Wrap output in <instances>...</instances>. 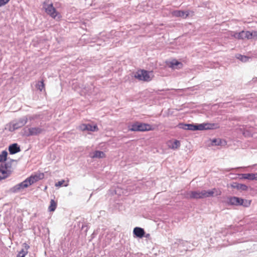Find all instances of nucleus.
I'll return each mask as SVG.
<instances>
[{"label":"nucleus","instance_id":"1","mask_svg":"<svg viewBox=\"0 0 257 257\" xmlns=\"http://www.w3.org/2000/svg\"><path fill=\"white\" fill-rule=\"evenodd\" d=\"M48 2H49V1H48ZM43 8L45 10L46 13L53 19L58 20L61 18L62 16L61 14L57 12L54 7L52 3L48 4L47 1L44 2L43 3Z\"/></svg>","mask_w":257,"mask_h":257},{"label":"nucleus","instance_id":"2","mask_svg":"<svg viewBox=\"0 0 257 257\" xmlns=\"http://www.w3.org/2000/svg\"><path fill=\"white\" fill-rule=\"evenodd\" d=\"M226 203L229 205L242 206L247 207L250 205L251 201L236 196H229L227 198Z\"/></svg>","mask_w":257,"mask_h":257},{"label":"nucleus","instance_id":"3","mask_svg":"<svg viewBox=\"0 0 257 257\" xmlns=\"http://www.w3.org/2000/svg\"><path fill=\"white\" fill-rule=\"evenodd\" d=\"M153 130L154 127L152 125L139 121L133 123L129 128V130L132 132H146Z\"/></svg>","mask_w":257,"mask_h":257},{"label":"nucleus","instance_id":"4","mask_svg":"<svg viewBox=\"0 0 257 257\" xmlns=\"http://www.w3.org/2000/svg\"><path fill=\"white\" fill-rule=\"evenodd\" d=\"M28 118L27 116H24L19 118L16 120L13 121L10 124L9 128V131L12 132L24 126L28 122Z\"/></svg>","mask_w":257,"mask_h":257},{"label":"nucleus","instance_id":"5","mask_svg":"<svg viewBox=\"0 0 257 257\" xmlns=\"http://www.w3.org/2000/svg\"><path fill=\"white\" fill-rule=\"evenodd\" d=\"M152 72L144 69L138 70L135 74V77L139 80L149 82L152 80Z\"/></svg>","mask_w":257,"mask_h":257},{"label":"nucleus","instance_id":"6","mask_svg":"<svg viewBox=\"0 0 257 257\" xmlns=\"http://www.w3.org/2000/svg\"><path fill=\"white\" fill-rule=\"evenodd\" d=\"M24 131V135L28 137L33 136L39 135L44 131V129L41 127H29L28 129L25 128Z\"/></svg>","mask_w":257,"mask_h":257},{"label":"nucleus","instance_id":"7","mask_svg":"<svg viewBox=\"0 0 257 257\" xmlns=\"http://www.w3.org/2000/svg\"><path fill=\"white\" fill-rule=\"evenodd\" d=\"M189 242L186 240H183L182 239H176L173 244L174 247H177L178 249L184 250H187L189 248H190V246L189 245Z\"/></svg>","mask_w":257,"mask_h":257},{"label":"nucleus","instance_id":"8","mask_svg":"<svg viewBox=\"0 0 257 257\" xmlns=\"http://www.w3.org/2000/svg\"><path fill=\"white\" fill-rule=\"evenodd\" d=\"M217 124L210 123H195V131L211 130L216 128Z\"/></svg>","mask_w":257,"mask_h":257},{"label":"nucleus","instance_id":"9","mask_svg":"<svg viewBox=\"0 0 257 257\" xmlns=\"http://www.w3.org/2000/svg\"><path fill=\"white\" fill-rule=\"evenodd\" d=\"M44 175L43 173H39L38 174L31 175L26 179L29 185L30 186L39 180L42 179L44 178Z\"/></svg>","mask_w":257,"mask_h":257},{"label":"nucleus","instance_id":"10","mask_svg":"<svg viewBox=\"0 0 257 257\" xmlns=\"http://www.w3.org/2000/svg\"><path fill=\"white\" fill-rule=\"evenodd\" d=\"M250 36V32L248 31H242L240 32L235 33L233 35L234 37L237 39H244L245 38L249 39Z\"/></svg>","mask_w":257,"mask_h":257},{"label":"nucleus","instance_id":"11","mask_svg":"<svg viewBox=\"0 0 257 257\" xmlns=\"http://www.w3.org/2000/svg\"><path fill=\"white\" fill-rule=\"evenodd\" d=\"M79 128L82 131H89L91 132H95L98 130L96 125H91L90 124H82L79 125Z\"/></svg>","mask_w":257,"mask_h":257},{"label":"nucleus","instance_id":"12","mask_svg":"<svg viewBox=\"0 0 257 257\" xmlns=\"http://www.w3.org/2000/svg\"><path fill=\"white\" fill-rule=\"evenodd\" d=\"M11 173V171L6 169V167H3V164L0 165V180L5 179L8 177Z\"/></svg>","mask_w":257,"mask_h":257},{"label":"nucleus","instance_id":"13","mask_svg":"<svg viewBox=\"0 0 257 257\" xmlns=\"http://www.w3.org/2000/svg\"><path fill=\"white\" fill-rule=\"evenodd\" d=\"M145 230L140 227H136L133 230L134 237L142 238L145 236Z\"/></svg>","mask_w":257,"mask_h":257},{"label":"nucleus","instance_id":"14","mask_svg":"<svg viewBox=\"0 0 257 257\" xmlns=\"http://www.w3.org/2000/svg\"><path fill=\"white\" fill-rule=\"evenodd\" d=\"M230 186L232 188L236 189L240 191H245L248 190V186L243 184H240L238 182H232L230 184Z\"/></svg>","mask_w":257,"mask_h":257},{"label":"nucleus","instance_id":"15","mask_svg":"<svg viewBox=\"0 0 257 257\" xmlns=\"http://www.w3.org/2000/svg\"><path fill=\"white\" fill-rule=\"evenodd\" d=\"M9 151L10 154L14 155L21 151L20 146L17 143H14L9 146Z\"/></svg>","mask_w":257,"mask_h":257},{"label":"nucleus","instance_id":"16","mask_svg":"<svg viewBox=\"0 0 257 257\" xmlns=\"http://www.w3.org/2000/svg\"><path fill=\"white\" fill-rule=\"evenodd\" d=\"M189 12L188 11H184L180 10H175L172 12L173 16L176 17H181L183 18H186L189 16Z\"/></svg>","mask_w":257,"mask_h":257},{"label":"nucleus","instance_id":"17","mask_svg":"<svg viewBox=\"0 0 257 257\" xmlns=\"http://www.w3.org/2000/svg\"><path fill=\"white\" fill-rule=\"evenodd\" d=\"M169 66L172 69H180L182 67L183 64L179 61L174 59L170 62Z\"/></svg>","mask_w":257,"mask_h":257},{"label":"nucleus","instance_id":"18","mask_svg":"<svg viewBox=\"0 0 257 257\" xmlns=\"http://www.w3.org/2000/svg\"><path fill=\"white\" fill-rule=\"evenodd\" d=\"M90 156V157L93 159H94V158L100 159V158H103L105 157V153L103 152L99 151V150L95 151L92 153H91Z\"/></svg>","mask_w":257,"mask_h":257},{"label":"nucleus","instance_id":"19","mask_svg":"<svg viewBox=\"0 0 257 257\" xmlns=\"http://www.w3.org/2000/svg\"><path fill=\"white\" fill-rule=\"evenodd\" d=\"M191 199H203L202 191H191Z\"/></svg>","mask_w":257,"mask_h":257},{"label":"nucleus","instance_id":"20","mask_svg":"<svg viewBox=\"0 0 257 257\" xmlns=\"http://www.w3.org/2000/svg\"><path fill=\"white\" fill-rule=\"evenodd\" d=\"M212 144L214 146H225L226 145V142L220 139H213L212 140Z\"/></svg>","mask_w":257,"mask_h":257},{"label":"nucleus","instance_id":"21","mask_svg":"<svg viewBox=\"0 0 257 257\" xmlns=\"http://www.w3.org/2000/svg\"><path fill=\"white\" fill-rule=\"evenodd\" d=\"M241 179H247L248 180H254V174L253 173L240 174H239Z\"/></svg>","mask_w":257,"mask_h":257},{"label":"nucleus","instance_id":"22","mask_svg":"<svg viewBox=\"0 0 257 257\" xmlns=\"http://www.w3.org/2000/svg\"><path fill=\"white\" fill-rule=\"evenodd\" d=\"M203 198L213 197V192L211 190H202Z\"/></svg>","mask_w":257,"mask_h":257},{"label":"nucleus","instance_id":"23","mask_svg":"<svg viewBox=\"0 0 257 257\" xmlns=\"http://www.w3.org/2000/svg\"><path fill=\"white\" fill-rule=\"evenodd\" d=\"M8 152L6 150H4L0 154V162L3 163L7 161L8 156Z\"/></svg>","mask_w":257,"mask_h":257},{"label":"nucleus","instance_id":"24","mask_svg":"<svg viewBox=\"0 0 257 257\" xmlns=\"http://www.w3.org/2000/svg\"><path fill=\"white\" fill-rule=\"evenodd\" d=\"M36 87L38 90L40 91L45 90V84L43 80L39 81L36 85Z\"/></svg>","mask_w":257,"mask_h":257},{"label":"nucleus","instance_id":"25","mask_svg":"<svg viewBox=\"0 0 257 257\" xmlns=\"http://www.w3.org/2000/svg\"><path fill=\"white\" fill-rule=\"evenodd\" d=\"M57 207V203L54 200L51 199L50 204L48 207V210L50 212L54 211Z\"/></svg>","mask_w":257,"mask_h":257},{"label":"nucleus","instance_id":"26","mask_svg":"<svg viewBox=\"0 0 257 257\" xmlns=\"http://www.w3.org/2000/svg\"><path fill=\"white\" fill-rule=\"evenodd\" d=\"M21 191L29 186L26 179L17 184Z\"/></svg>","mask_w":257,"mask_h":257},{"label":"nucleus","instance_id":"27","mask_svg":"<svg viewBox=\"0 0 257 257\" xmlns=\"http://www.w3.org/2000/svg\"><path fill=\"white\" fill-rule=\"evenodd\" d=\"M236 58L240 60L242 62H247L249 59H250L249 57H247L244 55H242L241 54H238L236 55Z\"/></svg>","mask_w":257,"mask_h":257},{"label":"nucleus","instance_id":"28","mask_svg":"<svg viewBox=\"0 0 257 257\" xmlns=\"http://www.w3.org/2000/svg\"><path fill=\"white\" fill-rule=\"evenodd\" d=\"M181 195L183 198L191 199V191H184L181 193Z\"/></svg>","mask_w":257,"mask_h":257},{"label":"nucleus","instance_id":"29","mask_svg":"<svg viewBox=\"0 0 257 257\" xmlns=\"http://www.w3.org/2000/svg\"><path fill=\"white\" fill-rule=\"evenodd\" d=\"M10 191L13 193H17L21 191L19 187L17 184L10 189Z\"/></svg>","mask_w":257,"mask_h":257},{"label":"nucleus","instance_id":"30","mask_svg":"<svg viewBox=\"0 0 257 257\" xmlns=\"http://www.w3.org/2000/svg\"><path fill=\"white\" fill-rule=\"evenodd\" d=\"M180 146V142L178 140H175V141L173 143L172 146L170 147V148L175 150L178 148Z\"/></svg>","mask_w":257,"mask_h":257},{"label":"nucleus","instance_id":"31","mask_svg":"<svg viewBox=\"0 0 257 257\" xmlns=\"http://www.w3.org/2000/svg\"><path fill=\"white\" fill-rule=\"evenodd\" d=\"M28 253V251H24V248H22L20 251L19 252L17 257H25V255Z\"/></svg>","mask_w":257,"mask_h":257},{"label":"nucleus","instance_id":"32","mask_svg":"<svg viewBox=\"0 0 257 257\" xmlns=\"http://www.w3.org/2000/svg\"><path fill=\"white\" fill-rule=\"evenodd\" d=\"M212 190L213 192V196H218L221 194V191L218 189L214 188Z\"/></svg>","mask_w":257,"mask_h":257},{"label":"nucleus","instance_id":"33","mask_svg":"<svg viewBox=\"0 0 257 257\" xmlns=\"http://www.w3.org/2000/svg\"><path fill=\"white\" fill-rule=\"evenodd\" d=\"M187 130L195 131V123H187Z\"/></svg>","mask_w":257,"mask_h":257},{"label":"nucleus","instance_id":"34","mask_svg":"<svg viewBox=\"0 0 257 257\" xmlns=\"http://www.w3.org/2000/svg\"><path fill=\"white\" fill-rule=\"evenodd\" d=\"M187 123H179L178 125V126L179 128H181L184 130H187Z\"/></svg>","mask_w":257,"mask_h":257},{"label":"nucleus","instance_id":"35","mask_svg":"<svg viewBox=\"0 0 257 257\" xmlns=\"http://www.w3.org/2000/svg\"><path fill=\"white\" fill-rule=\"evenodd\" d=\"M250 34L251 36L249 37V39L252 38L257 39V31H252V32H250Z\"/></svg>","mask_w":257,"mask_h":257},{"label":"nucleus","instance_id":"36","mask_svg":"<svg viewBox=\"0 0 257 257\" xmlns=\"http://www.w3.org/2000/svg\"><path fill=\"white\" fill-rule=\"evenodd\" d=\"M28 118V120H34L38 117V115L37 114L33 115H30V116H27Z\"/></svg>","mask_w":257,"mask_h":257},{"label":"nucleus","instance_id":"37","mask_svg":"<svg viewBox=\"0 0 257 257\" xmlns=\"http://www.w3.org/2000/svg\"><path fill=\"white\" fill-rule=\"evenodd\" d=\"M11 162H7L3 164V167H6V169L8 170L9 168L11 167Z\"/></svg>","mask_w":257,"mask_h":257},{"label":"nucleus","instance_id":"38","mask_svg":"<svg viewBox=\"0 0 257 257\" xmlns=\"http://www.w3.org/2000/svg\"><path fill=\"white\" fill-rule=\"evenodd\" d=\"M10 0H0V7L7 4Z\"/></svg>","mask_w":257,"mask_h":257},{"label":"nucleus","instance_id":"39","mask_svg":"<svg viewBox=\"0 0 257 257\" xmlns=\"http://www.w3.org/2000/svg\"><path fill=\"white\" fill-rule=\"evenodd\" d=\"M64 183V180H61L60 181H58L55 184V186L56 187H61L63 185V183Z\"/></svg>","mask_w":257,"mask_h":257},{"label":"nucleus","instance_id":"40","mask_svg":"<svg viewBox=\"0 0 257 257\" xmlns=\"http://www.w3.org/2000/svg\"><path fill=\"white\" fill-rule=\"evenodd\" d=\"M130 257H146V256L144 254L137 253L136 254L131 255Z\"/></svg>","mask_w":257,"mask_h":257},{"label":"nucleus","instance_id":"41","mask_svg":"<svg viewBox=\"0 0 257 257\" xmlns=\"http://www.w3.org/2000/svg\"><path fill=\"white\" fill-rule=\"evenodd\" d=\"M24 247H25V249H24V251H27V250L30 247L29 245L28 244H27V243H24Z\"/></svg>","mask_w":257,"mask_h":257},{"label":"nucleus","instance_id":"42","mask_svg":"<svg viewBox=\"0 0 257 257\" xmlns=\"http://www.w3.org/2000/svg\"><path fill=\"white\" fill-rule=\"evenodd\" d=\"M149 239H151V235L149 233H146L145 232V236H144Z\"/></svg>","mask_w":257,"mask_h":257},{"label":"nucleus","instance_id":"43","mask_svg":"<svg viewBox=\"0 0 257 257\" xmlns=\"http://www.w3.org/2000/svg\"><path fill=\"white\" fill-rule=\"evenodd\" d=\"M242 134H243L245 137H246V136H247L249 135V132H245V131H243V132H242Z\"/></svg>","mask_w":257,"mask_h":257},{"label":"nucleus","instance_id":"44","mask_svg":"<svg viewBox=\"0 0 257 257\" xmlns=\"http://www.w3.org/2000/svg\"><path fill=\"white\" fill-rule=\"evenodd\" d=\"M252 81L253 83H257V77L253 78L252 79Z\"/></svg>","mask_w":257,"mask_h":257},{"label":"nucleus","instance_id":"45","mask_svg":"<svg viewBox=\"0 0 257 257\" xmlns=\"http://www.w3.org/2000/svg\"><path fill=\"white\" fill-rule=\"evenodd\" d=\"M254 174V179L255 180H256L257 181V173H253Z\"/></svg>","mask_w":257,"mask_h":257},{"label":"nucleus","instance_id":"46","mask_svg":"<svg viewBox=\"0 0 257 257\" xmlns=\"http://www.w3.org/2000/svg\"><path fill=\"white\" fill-rule=\"evenodd\" d=\"M14 161H15V160H13V159H11V160H10V162L11 163V162H14Z\"/></svg>","mask_w":257,"mask_h":257}]
</instances>
